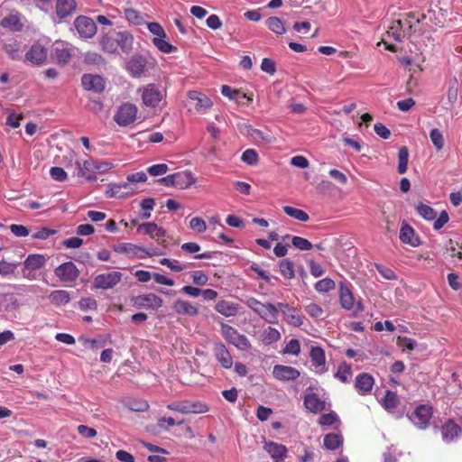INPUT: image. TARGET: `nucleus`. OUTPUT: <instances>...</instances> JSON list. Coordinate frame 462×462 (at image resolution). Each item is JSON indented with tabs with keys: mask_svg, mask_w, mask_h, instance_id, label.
I'll return each mask as SVG.
<instances>
[{
	"mask_svg": "<svg viewBox=\"0 0 462 462\" xmlns=\"http://www.w3.org/2000/svg\"><path fill=\"white\" fill-rule=\"evenodd\" d=\"M338 296L340 306L354 314L363 311L364 305L358 300H356L351 289L350 284L346 281H342L338 284Z\"/></svg>",
	"mask_w": 462,
	"mask_h": 462,
	"instance_id": "1",
	"label": "nucleus"
},
{
	"mask_svg": "<svg viewBox=\"0 0 462 462\" xmlns=\"http://www.w3.org/2000/svg\"><path fill=\"white\" fill-rule=\"evenodd\" d=\"M221 335L229 344L239 350L246 351L252 346L246 336L240 334L236 328L227 324L221 323Z\"/></svg>",
	"mask_w": 462,
	"mask_h": 462,
	"instance_id": "2",
	"label": "nucleus"
},
{
	"mask_svg": "<svg viewBox=\"0 0 462 462\" xmlns=\"http://www.w3.org/2000/svg\"><path fill=\"white\" fill-rule=\"evenodd\" d=\"M76 12V0H56L55 13L52 15V20L56 23H63L72 17Z\"/></svg>",
	"mask_w": 462,
	"mask_h": 462,
	"instance_id": "3",
	"label": "nucleus"
},
{
	"mask_svg": "<svg viewBox=\"0 0 462 462\" xmlns=\"http://www.w3.org/2000/svg\"><path fill=\"white\" fill-rule=\"evenodd\" d=\"M137 111L135 105L129 102L124 103L118 107L114 120L120 126H127L135 121Z\"/></svg>",
	"mask_w": 462,
	"mask_h": 462,
	"instance_id": "4",
	"label": "nucleus"
},
{
	"mask_svg": "<svg viewBox=\"0 0 462 462\" xmlns=\"http://www.w3.org/2000/svg\"><path fill=\"white\" fill-rule=\"evenodd\" d=\"M431 417L432 408L426 404L417 406L414 411L409 415L410 420L420 430H425L429 426Z\"/></svg>",
	"mask_w": 462,
	"mask_h": 462,
	"instance_id": "5",
	"label": "nucleus"
},
{
	"mask_svg": "<svg viewBox=\"0 0 462 462\" xmlns=\"http://www.w3.org/2000/svg\"><path fill=\"white\" fill-rule=\"evenodd\" d=\"M169 410L178 411L183 414L188 413H204L208 411V407L200 402L182 401L168 404Z\"/></svg>",
	"mask_w": 462,
	"mask_h": 462,
	"instance_id": "6",
	"label": "nucleus"
},
{
	"mask_svg": "<svg viewBox=\"0 0 462 462\" xmlns=\"http://www.w3.org/2000/svg\"><path fill=\"white\" fill-rule=\"evenodd\" d=\"M164 97V91L154 84H148L142 89V100L147 106L156 107Z\"/></svg>",
	"mask_w": 462,
	"mask_h": 462,
	"instance_id": "7",
	"label": "nucleus"
},
{
	"mask_svg": "<svg viewBox=\"0 0 462 462\" xmlns=\"http://www.w3.org/2000/svg\"><path fill=\"white\" fill-rule=\"evenodd\" d=\"M278 308L283 315L285 321L289 325L295 328H299L303 325L304 316L300 313V310L285 302H279Z\"/></svg>",
	"mask_w": 462,
	"mask_h": 462,
	"instance_id": "8",
	"label": "nucleus"
},
{
	"mask_svg": "<svg viewBox=\"0 0 462 462\" xmlns=\"http://www.w3.org/2000/svg\"><path fill=\"white\" fill-rule=\"evenodd\" d=\"M122 276L117 271L97 274L94 279V287L102 290L112 289L120 282Z\"/></svg>",
	"mask_w": 462,
	"mask_h": 462,
	"instance_id": "9",
	"label": "nucleus"
},
{
	"mask_svg": "<svg viewBox=\"0 0 462 462\" xmlns=\"http://www.w3.org/2000/svg\"><path fill=\"white\" fill-rule=\"evenodd\" d=\"M74 26L81 38H92L97 32L95 22L84 15L75 19Z\"/></svg>",
	"mask_w": 462,
	"mask_h": 462,
	"instance_id": "10",
	"label": "nucleus"
},
{
	"mask_svg": "<svg viewBox=\"0 0 462 462\" xmlns=\"http://www.w3.org/2000/svg\"><path fill=\"white\" fill-rule=\"evenodd\" d=\"M133 306L138 309L157 310L162 306V299L153 293H147L133 298Z\"/></svg>",
	"mask_w": 462,
	"mask_h": 462,
	"instance_id": "11",
	"label": "nucleus"
},
{
	"mask_svg": "<svg viewBox=\"0 0 462 462\" xmlns=\"http://www.w3.org/2000/svg\"><path fill=\"white\" fill-rule=\"evenodd\" d=\"M55 275L64 282H75L79 275V271L72 262H66L59 265L55 271Z\"/></svg>",
	"mask_w": 462,
	"mask_h": 462,
	"instance_id": "12",
	"label": "nucleus"
},
{
	"mask_svg": "<svg viewBox=\"0 0 462 462\" xmlns=\"http://www.w3.org/2000/svg\"><path fill=\"white\" fill-rule=\"evenodd\" d=\"M2 48L11 60H20L25 45L20 39L9 38L3 42Z\"/></svg>",
	"mask_w": 462,
	"mask_h": 462,
	"instance_id": "13",
	"label": "nucleus"
},
{
	"mask_svg": "<svg viewBox=\"0 0 462 462\" xmlns=\"http://www.w3.org/2000/svg\"><path fill=\"white\" fill-rule=\"evenodd\" d=\"M310 357L313 370L318 374H322L328 371L326 365L325 351L320 346H311Z\"/></svg>",
	"mask_w": 462,
	"mask_h": 462,
	"instance_id": "14",
	"label": "nucleus"
},
{
	"mask_svg": "<svg viewBox=\"0 0 462 462\" xmlns=\"http://www.w3.org/2000/svg\"><path fill=\"white\" fill-rule=\"evenodd\" d=\"M188 98L192 102L194 109L200 114L205 113L208 108L213 106L211 99L205 94L190 90L188 92Z\"/></svg>",
	"mask_w": 462,
	"mask_h": 462,
	"instance_id": "15",
	"label": "nucleus"
},
{
	"mask_svg": "<svg viewBox=\"0 0 462 462\" xmlns=\"http://www.w3.org/2000/svg\"><path fill=\"white\" fill-rule=\"evenodd\" d=\"M273 375L279 381H294L300 377V372L292 366L275 365L273 369Z\"/></svg>",
	"mask_w": 462,
	"mask_h": 462,
	"instance_id": "16",
	"label": "nucleus"
},
{
	"mask_svg": "<svg viewBox=\"0 0 462 462\" xmlns=\"http://www.w3.org/2000/svg\"><path fill=\"white\" fill-rule=\"evenodd\" d=\"M81 84L84 89L101 93L105 89V79L99 75L84 74L81 78Z\"/></svg>",
	"mask_w": 462,
	"mask_h": 462,
	"instance_id": "17",
	"label": "nucleus"
},
{
	"mask_svg": "<svg viewBox=\"0 0 462 462\" xmlns=\"http://www.w3.org/2000/svg\"><path fill=\"white\" fill-rule=\"evenodd\" d=\"M462 435V428L453 420H448L441 427V437L444 442L450 443Z\"/></svg>",
	"mask_w": 462,
	"mask_h": 462,
	"instance_id": "18",
	"label": "nucleus"
},
{
	"mask_svg": "<svg viewBox=\"0 0 462 462\" xmlns=\"http://www.w3.org/2000/svg\"><path fill=\"white\" fill-rule=\"evenodd\" d=\"M381 404L388 412L393 414L396 418L402 416V412L399 410V397L395 393L387 390L383 399L381 401Z\"/></svg>",
	"mask_w": 462,
	"mask_h": 462,
	"instance_id": "19",
	"label": "nucleus"
},
{
	"mask_svg": "<svg viewBox=\"0 0 462 462\" xmlns=\"http://www.w3.org/2000/svg\"><path fill=\"white\" fill-rule=\"evenodd\" d=\"M147 60L142 55L133 56L127 62L126 69L134 78H140L146 70Z\"/></svg>",
	"mask_w": 462,
	"mask_h": 462,
	"instance_id": "20",
	"label": "nucleus"
},
{
	"mask_svg": "<svg viewBox=\"0 0 462 462\" xmlns=\"http://www.w3.org/2000/svg\"><path fill=\"white\" fill-rule=\"evenodd\" d=\"M264 450L271 456L274 462H283L287 456V448L273 441L265 442Z\"/></svg>",
	"mask_w": 462,
	"mask_h": 462,
	"instance_id": "21",
	"label": "nucleus"
},
{
	"mask_svg": "<svg viewBox=\"0 0 462 462\" xmlns=\"http://www.w3.org/2000/svg\"><path fill=\"white\" fill-rule=\"evenodd\" d=\"M137 231L149 236L151 238L160 240L166 236V231L153 222H147L138 226Z\"/></svg>",
	"mask_w": 462,
	"mask_h": 462,
	"instance_id": "22",
	"label": "nucleus"
},
{
	"mask_svg": "<svg viewBox=\"0 0 462 462\" xmlns=\"http://www.w3.org/2000/svg\"><path fill=\"white\" fill-rule=\"evenodd\" d=\"M47 59V50L41 44H33L25 54V60L32 64H42Z\"/></svg>",
	"mask_w": 462,
	"mask_h": 462,
	"instance_id": "23",
	"label": "nucleus"
},
{
	"mask_svg": "<svg viewBox=\"0 0 462 462\" xmlns=\"http://www.w3.org/2000/svg\"><path fill=\"white\" fill-rule=\"evenodd\" d=\"M214 355L221 366L229 369L233 365V358L223 343H217L214 346Z\"/></svg>",
	"mask_w": 462,
	"mask_h": 462,
	"instance_id": "24",
	"label": "nucleus"
},
{
	"mask_svg": "<svg viewBox=\"0 0 462 462\" xmlns=\"http://www.w3.org/2000/svg\"><path fill=\"white\" fill-rule=\"evenodd\" d=\"M374 383V377L367 374L362 373L356 378L355 387L361 395L370 393Z\"/></svg>",
	"mask_w": 462,
	"mask_h": 462,
	"instance_id": "25",
	"label": "nucleus"
},
{
	"mask_svg": "<svg viewBox=\"0 0 462 462\" xmlns=\"http://www.w3.org/2000/svg\"><path fill=\"white\" fill-rule=\"evenodd\" d=\"M278 305L275 306L270 302L263 303L259 312L257 313L263 320L269 324L278 323Z\"/></svg>",
	"mask_w": 462,
	"mask_h": 462,
	"instance_id": "26",
	"label": "nucleus"
},
{
	"mask_svg": "<svg viewBox=\"0 0 462 462\" xmlns=\"http://www.w3.org/2000/svg\"><path fill=\"white\" fill-rule=\"evenodd\" d=\"M400 240L402 243L408 244L413 247L419 246L420 245L419 236H416L414 229L408 224L402 226L400 230Z\"/></svg>",
	"mask_w": 462,
	"mask_h": 462,
	"instance_id": "27",
	"label": "nucleus"
},
{
	"mask_svg": "<svg viewBox=\"0 0 462 462\" xmlns=\"http://www.w3.org/2000/svg\"><path fill=\"white\" fill-rule=\"evenodd\" d=\"M448 11L439 7V5H431L428 10V14H426V19L428 18L432 23L444 26L446 23Z\"/></svg>",
	"mask_w": 462,
	"mask_h": 462,
	"instance_id": "28",
	"label": "nucleus"
},
{
	"mask_svg": "<svg viewBox=\"0 0 462 462\" xmlns=\"http://www.w3.org/2000/svg\"><path fill=\"white\" fill-rule=\"evenodd\" d=\"M174 311L180 315H187L190 317L197 316L199 314L198 308L191 302L184 300H177L173 302L172 306Z\"/></svg>",
	"mask_w": 462,
	"mask_h": 462,
	"instance_id": "29",
	"label": "nucleus"
},
{
	"mask_svg": "<svg viewBox=\"0 0 462 462\" xmlns=\"http://www.w3.org/2000/svg\"><path fill=\"white\" fill-rule=\"evenodd\" d=\"M113 250L117 254H125L130 258H139L142 246L136 245L132 243H119L113 246Z\"/></svg>",
	"mask_w": 462,
	"mask_h": 462,
	"instance_id": "30",
	"label": "nucleus"
},
{
	"mask_svg": "<svg viewBox=\"0 0 462 462\" xmlns=\"http://www.w3.org/2000/svg\"><path fill=\"white\" fill-rule=\"evenodd\" d=\"M304 406L313 413H318L325 409V402L316 393H307L304 397Z\"/></svg>",
	"mask_w": 462,
	"mask_h": 462,
	"instance_id": "31",
	"label": "nucleus"
},
{
	"mask_svg": "<svg viewBox=\"0 0 462 462\" xmlns=\"http://www.w3.org/2000/svg\"><path fill=\"white\" fill-rule=\"evenodd\" d=\"M175 188L185 189L196 182V178L189 171H179L174 173Z\"/></svg>",
	"mask_w": 462,
	"mask_h": 462,
	"instance_id": "32",
	"label": "nucleus"
},
{
	"mask_svg": "<svg viewBox=\"0 0 462 462\" xmlns=\"http://www.w3.org/2000/svg\"><path fill=\"white\" fill-rule=\"evenodd\" d=\"M100 44L102 49L107 53H116L118 49V42H116V30H113L103 35Z\"/></svg>",
	"mask_w": 462,
	"mask_h": 462,
	"instance_id": "33",
	"label": "nucleus"
},
{
	"mask_svg": "<svg viewBox=\"0 0 462 462\" xmlns=\"http://www.w3.org/2000/svg\"><path fill=\"white\" fill-rule=\"evenodd\" d=\"M216 310L225 317H234L238 313V305L228 300H219L215 307Z\"/></svg>",
	"mask_w": 462,
	"mask_h": 462,
	"instance_id": "34",
	"label": "nucleus"
},
{
	"mask_svg": "<svg viewBox=\"0 0 462 462\" xmlns=\"http://www.w3.org/2000/svg\"><path fill=\"white\" fill-rule=\"evenodd\" d=\"M1 25L4 28L9 29L13 32H18L23 29V24L21 23V15L18 13H12L5 16L1 21Z\"/></svg>",
	"mask_w": 462,
	"mask_h": 462,
	"instance_id": "35",
	"label": "nucleus"
},
{
	"mask_svg": "<svg viewBox=\"0 0 462 462\" xmlns=\"http://www.w3.org/2000/svg\"><path fill=\"white\" fill-rule=\"evenodd\" d=\"M134 189L130 186L128 182H122V183H116V184H110L109 189H107L106 193L109 197H116L121 198L125 194L133 193Z\"/></svg>",
	"mask_w": 462,
	"mask_h": 462,
	"instance_id": "36",
	"label": "nucleus"
},
{
	"mask_svg": "<svg viewBox=\"0 0 462 462\" xmlns=\"http://www.w3.org/2000/svg\"><path fill=\"white\" fill-rule=\"evenodd\" d=\"M45 262H46V259H45L44 255L34 254H29L27 256V258L25 259L23 264H24L25 270L32 272V271H36V270L41 269L44 265Z\"/></svg>",
	"mask_w": 462,
	"mask_h": 462,
	"instance_id": "37",
	"label": "nucleus"
},
{
	"mask_svg": "<svg viewBox=\"0 0 462 462\" xmlns=\"http://www.w3.org/2000/svg\"><path fill=\"white\" fill-rule=\"evenodd\" d=\"M402 23L403 21L401 19L393 21L387 31L388 36L397 42L402 41L406 32V29L403 27Z\"/></svg>",
	"mask_w": 462,
	"mask_h": 462,
	"instance_id": "38",
	"label": "nucleus"
},
{
	"mask_svg": "<svg viewBox=\"0 0 462 462\" xmlns=\"http://www.w3.org/2000/svg\"><path fill=\"white\" fill-rule=\"evenodd\" d=\"M116 42L121 50L128 53L133 48V37L127 32L116 31Z\"/></svg>",
	"mask_w": 462,
	"mask_h": 462,
	"instance_id": "39",
	"label": "nucleus"
},
{
	"mask_svg": "<svg viewBox=\"0 0 462 462\" xmlns=\"http://www.w3.org/2000/svg\"><path fill=\"white\" fill-rule=\"evenodd\" d=\"M246 134L256 143H270L272 142L270 134H265L261 130L253 128L251 125L246 126Z\"/></svg>",
	"mask_w": 462,
	"mask_h": 462,
	"instance_id": "40",
	"label": "nucleus"
},
{
	"mask_svg": "<svg viewBox=\"0 0 462 462\" xmlns=\"http://www.w3.org/2000/svg\"><path fill=\"white\" fill-rule=\"evenodd\" d=\"M324 447L329 450H335L343 445V437L337 433H328L325 435Z\"/></svg>",
	"mask_w": 462,
	"mask_h": 462,
	"instance_id": "41",
	"label": "nucleus"
},
{
	"mask_svg": "<svg viewBox=\"0 0 462 462\" xmlns=\"http://www.w3.org/2000/svg\"><path fill=\"white\" fill-rule=\"evenodd\" d=\"M50 301L56 306H62L70 300V295L67 291L57 290L49 295Z\"/></svg>",
	"mask_w": 462,
	"mask_h": 462,
	"instance_id": "42",
	"label": "nucleus"
},
{
	"mask_svg": "<svg viewBox=\"0 0 462 462\" xmlns=\"http://www.w3.org/2000/svg\"><path fill=\"white\" fill-rule=\"evenodd\" d=\"M265 23L270 31H272L273 32H274L278 35H282L286 32L284 23L279 17H276V16L269 17L266 20Z\"/></svg>",
	"mask_w": 462,
	"mask_h": 462,
	"instance_id": "43",
	"label": "nucleus"
},
{
	"mask_svg": "<svg viewBox=\"0 0 462 462\" xmlns=\"http://www.w3.org/2000/svg\"><path fill=\"white\" fill-rule=\"evenodd\" d=\"M351 376V365L346 362H343L338 365L337 371L334 374L335 378L338 379L340 382L344 383H348L350 381Z\"/></svg>",
	"mask_w": 462,
	"mask_h": 462,
	"instance_id": "44",
	"label": "nucleus"
},
{
	"mask_svg": "<svg viewBox=\"0 0 462 462\" xmlns=\"http://www.w3.org/2000/svg\"><path fill=\"white\" fill-rule=\"evenodd\" d=\"M417 213L426 220H434L437 217V212L429 205L422 202L417 203L415 206Z\"/></svg>",
	"mask_w": 462,
	"mask_h": 462,
	"instance_id": "45",
	"label": "nucleus"
},
{
	"mask_svg": "<svg viewBox=\"0 0 462 462\" xmlns=\"http://www.w3.org/2000/svg\"><path fill=\"white\" fill-rule=\"evenodd\" d=\"M409 151L406 146H402L398 152V167L397 171L400 174H404L408 169Z\"/></svg>",
	"mask_w": 462,
	"mask_h": 462,
	"instance_id": "46",
	"label": "nucleus"
},
{
	"mask_svg": "<svg viewBox=\"0 0 462 462\" xmlns=\"http://www.w3.org/2000/svg\"><path fill=\"white\" fill-rule=\"evenodd\" d=\"M424 19H426L425 14H417L415 13H409L402 20L403 21V27L406 29V32H408L411 30L414 24L420 23Z\"/></svg>",
	"mask_w": 462,
	"mask_h": 462,
	"instance_id": "47",
	"label": "nucleus"
},
{
	"mask_svg": "<svg viewBox=\"0 0 462 462\" xmlns=\"http://www.w3.org/2000/svg\"><path fill=\"white\" fill-rule=\"evenodd\" d=\"M283 211L289 217L301 222H307L310 218L309 215L302 209L292 208L290 206L283 207Z\"/></svg>",
	"mask_w": 462,
	"mask_h": 462,
	"instance_id": "48",
	"label": "nucleus"
},
{
	"mask_svg": "<svg viewBox=\"0 0 462 462\" xmlns=\"http://www.w3.org/2000/svg\"><path fill=\"white\" fill-rule=\"evenodd\" d=\"M76 164L79 168V175L80 176H86L88 172H97V162L94 160L89 159L83 162H77Z\"/></svg>",
	"mask_w": 462,
	"mask_h": 462,
	"instance_id": "49",
	"label": "nucleus"
},
{
	"mask_svg": "<svg viewBox=\"0 0 462 462\" xmlns=\"http://www.w3.org/2000/svg\"><path fill=\"white\" fill-rule=\"evenodd\" d=\"M281 338V333L278 329L268 327L266 329H264L263 334V342L265 345H271L273 343H275L279 341Z\"/></svg>",
	"mask_w": 462,
	"mask_h": 462,
	"instance_id": "50",
	"label": "nucleus"
},
{
	"mask_svg": "<svg viewBox=\"0 0 462 462\" xmlns=\"http://www.w3.org/2000/svg\"><path fill=\"white\" fill-rule=\"evenodd\" d=\"M166 37H154L152 39V43L154 46L164 53H171L176 50V47H174L172 44L168 42L165 40Z\"/></svg>",
	"mask_w": 462,
	"mask_h": 462,
	"instance_id": "51",
	"label": "nucleus"
},
{
	"mask_svg": "<svg viewBox=\"0 0 462 462\" xmlns=\"http://www.w3.org/2000/svg\"><path fill=\"white\" fill-rule=\"evenodd\" d=\"M280 272L286 279H292L295 276L294 264L291 261L284 259L281 261Z\"/></svg>",
	"mask_w": 462,
	"mask_h": 462,
	"instance_id": "52",
	"label": "nucleus"
},
{
	"mask_svg": "<svg viewBox=\"0 0 462 462\" xmlns=\"http://www.w3.org/2000/svg\"><path fill=\"white\" fill-rule=\"evenodd\" d=\"M335 282L330 278H324L315 284V290L319 292H328L335 289Z\"/></svg>",
	"mask_w": 462,
	"mask_h": 462,
	"instance_id": "53",
	"label": "nucleus"
},
{
	"mask_svg": "<svg viewBox=\"0 0 462 462\" xmlns=\"http://www.w3.org/2000/svg\"><path fill=\"white\" fill-rule=\"evenodd\" d=\"M430 138L437 151H440L444 146V138L442 133L434 128L430 133Z\"/></svg>",
	"mask_w": 462,
	"mask_h": 462,
	"instance_id": "54",
	"label": "nucleus"
},
{
	"mask_svg": "<svg viewBox=\"0 0 462 462\" xmlns=\"http://www.w3.org/2000/svg\"><path fill=\"white\" fill-rule=\"evenodd\" d=\"M282 353L285 355L299 356L300 353V344L296 338L291 339L284 346Z\"/></svg>",
	"mask_w": 462,
	"mask_h": 462,
	"instance_id": "55",
	"label": "nucleus"
},
{
	"mask_svg": "<svg viewBox=\"0 0 462 462\" xmlns=\"http://www.w3.org/2000/svg\"><path fill=\"white\" fill-rule=\"evenodd\" d=\"M291 244L294 247L301 251H309L313 247L312 244L308 239L297 236L291 237Z\"/></svg>",
	"mask_w": 462,
	"mask_h": 462,
	"instance_id": "56",
	"label": "nucleus"
},
{
	"mask_svg": "<svg viewBox=\"0 0 462 462\" xmlns=\"http://www.w3.org/2000/svg\"><path fill=\"white\" fill-rule=\"evenodd\" d=\"M79 341L83 345V346L93 350L101 348L105 346V341L103 340L88 338L85 337H80Z\"/></svg>",
	"mask_w": 462,
	"mask_h": 462,
	"instance_id": "57",
	"label": "nucleus"
},
{
	"mask_svg": "<svg viewBox=\"0 0 462 462\" xmlns=\"http://www.w3.org/2000/svg\"><path fill=\"white\" fill-rule=\"evenodd\" d=\"M125 17L126 20L135 25L141 24L143 21L140 13L134 9L128 8L125 10Z\"/></svg>",
	"mask_w": 462,
	"mask_h": 462,
	"instance_id": "58",
	"label": "nucleus"
},
{
	"mask_svg": "<svg viewBox=\"0 0 462 462\" xmlns=\"http://www.w3.org/2000/svg\"><path fill=\"white\" fill-rule=\"evenodd\" d=\"M16 268L17 264L15 263L7 262L5 260L0 261V275L3 277L12 275Z\"/></svg>",
	"mask_w": 462,
	"mask_h": 462,
	"instance_id": "59",
	"label": "nucleus"
},
{
	"mask_svg": "<svg viewBox=\"0 0 462 462\" xmlns=\"http://www.w3.org/2000/svg\"><path fill=\"white\" fill-rule=\"evenodd\" d=\"M160 263L162 265L169 267L173 272H182L187 268L185 264L180 263L177 260H172L169 258L161 259Z\"/></svg>",
	"mask_w": 462,
	"mask_h": 462,
	"instance_id": "60",
	"label": "nucleus"
},
{
	"mask_svg": "<svg viewBox=\"0 0 462 462\" xmlns=\"http://www.w3.org/2000/svg\"><path fill=\"white\" fill-rule=\"evenodd\" d=\"M154 205V199L152 198H147L142 200L141 208L144 210V212L142 214V218L148 219L151 217V211L153 209Z\"/></svg>",
	"mask_w": 462,
	"mask_h": 462,
	"instance_id": "61",
	"label": "nucleus"
},
{
	"mask_svg": "<svg viewBox=\"0 0 462 462\" xmlns=\"http://www.w3.org/2000/svg\"><path fill=\"white\" fill-rule=\"evenodd\" d=\"M397 345L400 347H402V349L403 351H405V350L411 351V350L415 349V347L417 346V342H416L415 339H412V338H410V337H399L398 339H397Z\"/></svg>",
	"mask_w": 462,
	"mask_h": 462,
	"instance_id": "62",
	"label": "nucleus"
},
{
	"mask_svg": "<svg viewBox=\"0 0 462 462\" xmlns=\"http://www.w3.org/2000/svg\"><path fill=\"white\" fill-rule=\"evenodd\" d=\"M189 227L201 234L207 230V224L201 217H196L190 219Z\"/></svg>",
	"mask_w": 462,
	"mask_h": 462,
	"instance_id": "63",
	"label": "nucleus"
},
{
	"mask_svg": "<svg viewBox=\"0 0 462 462\" xmlns=\"http://www.w3.org/2000/svg\"><path fill=\"white\" fill-rule=\"evenodd\" d=\"M241 159L249 165H254L258 162V154L254 150L247 149L243 152Z\"/></svg>",
	"mask_w": 462,
	"mask_h": 462,
	"instance_id": "64",
	"label": "nucleus"
}]
</instances>
